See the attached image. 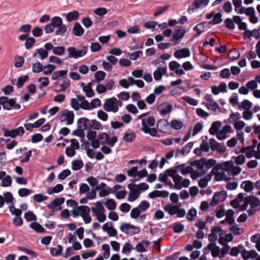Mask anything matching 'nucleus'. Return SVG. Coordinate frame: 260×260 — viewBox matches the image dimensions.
I'll list each match as a JSON object with an SVG mask.
<instances>
[{
	"label": "nucleus",
	"instance_id": "1",
	"mask_svg": "<svg viewBox=\"0 0 260 260\" xmlns=\"http://www.w3.org/2000/svg\"><path fill=\"white\" fill-rule=\"evenodd\" d=\"M55 28H57L55 31V35L57 36H63L67 31L66 25L63 24L62 19L58 16L52 18L51 23L45 26L44 30L46 34H50L53 32Z\"/></svg>",
	"mask_w": 260,
	"mask_h": 260
},
{
	"label": "nucleus",
	"instance_id": "2",
	"mask_svg": "<svg viewBox=\"0 0 260 260\" xmlns=\"http://www.w3.org/2000/svg\"><path fill=\"white\" fill-rule=\"evenodd\" d=\"M0 104L3 106L4 110L10 111L13 108L19 110L21 106L19 104L16 103V99L11 98L8 96H3L0 97Z\"/></svg>",
	"mask_w": 260,
	"mask_h": 260
},
{
	"label": "nucleus",
	"instance_id": "3",
	"mask_svg": "<svg viewBox=\"0 0 260 260\" xmlns=\"http://www.w3.org/2000/svg\"><path fill=\"white\" fill-rule=\"evenodd\" d=\"M120 229L123 233L130 236L138 234L141 231V229L139 226L126 222H122L120 225Z\"/></svg>",
	"mask_w": 260,
	"mask_h": 260
},
{
	"label": "nucleus",
	"instance_id": "4",
	"mask_svg": "<svg viewBox=\"0 0 260 260\" xmlns=\"http://www.w3.org/2000/svg\"><path fill=\"white\" fill-rule=\"evenodd\" d=\"M67 51L69 52V58H77L85 55L87 52V48L86 46H82L80 50H77L74 47L68 48Z\"/></svg>",
	"mask_w": 260,
	"mask_h": 260
},
{
	"label": "nucleus",
	"instance_id": "5",
	"mask_svg": "<svg viewBox=\"0 0 260 260\" xmlns=\"http://www.w3.org/2000/svg\"><path fill=\"white\" fill-rule=\"evenodd\" d=\"M2 129L4 132V136L6 137H10L12 138H15L18 136H22L25 133V131L21 126L17 128L12 129L11 131L5 128L4 125Z\"/></svg>",
	"mask_w": 260,
	"mask_h": 260
},
{
	"label": "nucleus",
	"instance_id": "6",
	"mask_svg": "<svg viewBox=\"0 0 260 260\" xmlns=\"http://www.w3.org/2000/svg\"><path fill=\"white\" fill-rule=\"evenodd\" d=\"M227 196L226 192L223 190L215 192L210 202V205L211 206H215L218 204L219 201H224L226 199Z\"/></svg>",
	"mask_w": 260,
	"mask_h": 260
},
{
	"label": "nucleus",
	"instance_id": "7",
	"mask_svg": "<svg viewBox=\"0 0 260 260\" xmlns=\"http://www.w3.org/2000/svg\"><path fill=\"white\" fill-rule=\"evenodd\" d=\"M115 101H117V99L114 97L107 99L103 106L104 110L107 112H117L118 111V108L115 106Z\"/></svg>",
	"mask_w": 260,
	"mask_h": 260
},
{
	"label": "nucleus",
	"instance_id": "8",
	"mask_svg": "<svg viewBox=\"0 0 260 260\" xmlns=\"http://www.w3.org/2000/svg\"><path fill=\"white\" fill-rule=\"evenodd\" d=\"M186 32L185 29H175L172 37L170 39V41L174 42L173 45H176L180 42V40L185 36Z\"/></svg>",
	"mask_w": 260,
	"mask_h": 260
},
{
	"label": "nucleus",
	"instance_id": "9",
	"mask_svg": "<svg viewBox=\"0 0 260 260\" xmlns=\"http://www.w3.org/2000/svg\"><path fill=\"white\" fill-rule=\"evenodd\" d=\"M65 199L63 197L56 198L47 205L48 209H55L56 211L61 210V205L64 203Z\"/></svg>",
	"mask_w": 260,
	"mask_h": 260
},
{
	"label": "nucleus",
	"instance_id": "10",
	"mask_svg": "<svg viewBox=\"0 0 260 260\" xmlns=\"http://www.w3.org/2000/svg\"><path fill=\"white\" fill-rule=\"evenodd\" d=\"M63 116L66 117V118L63 119H61L60 121L61 122L67 120V125H71L73 123L74 119V113L73 111H70L68 109H64L61 112V117Z\"/></svg>",
	"mask_w": 260,
	"mask_h": 260
},
{
	"label": "nucleus",
	"instance_id": "11",
	"mask_svg": "<svg viewBox=\"0 0 260 260\" xmlns=\"http://www.w3.org/2000/svg\"><path fill=\"white\" fill-rule=\"evenodd\" d=\"M142 127L141 128V130L145 134H149L152 137L156 136L157 134V131L155 128H150L146 123V119L143 118L142 119Z\"/></svg>",
	"mask_w": 260,
	"mask_h": 260
},
{
	"label": "nucleus",
	"instance_id": "12",
	"mask_svg": "<svg viewBox=\"0 0 260 260\" xmlns=\"http://www.w3.org/2000/svg\"><path fill=\"white\" fill-rule=\"evenodd\" d=\"M173 105L171 104L162 103L157 107V110L161 115H167L173 110Z\"/></svg>",
	"mask_w": 260,
	"mask_h": 260
},
{
	"label": "nucleus",
	"instance_id": "13",
	"mask_svg": "<svg viewBox=\"0 0 260 260\" xmlns=\"http://www.w3.org/2000/svg\"><path fill=\"white\" fill-rule=\"evenodd\" d=\"M190 55V52L188 48H184L176 51L174 53V56L178 58H182L189 57Z\"/></svg>",
	"mask_w": 260,
	"mask_h": 260
},
{
	"label": "nucleus",
	"instance_id": "14",
	"mask_svg": "<svg viewBox=\"0 0 260 260\" xmlns=\"http://www.w3.org/2000/svg\"><path fill=\"white\" fill-rule=\"evenodd\" d=\"M167 68L165 67H159L153 73L154 79L156 81L161 79L162 77L165 75L167 72Z\"/></svg>",
	"mask_w": 260,
	"mask_h": 260
},
{
	"label": "nucleus",
	"instance_id": "15",
	"mask_svg": "<svg viewBox=\"0 0 260 260\" xmlns=\"http://www.w3.org/2000/svg\"><path fill=\"white\" fill-rule=\"evenodd\" d=\"M150 242L146 240H143L138 243L135 247L136 250L138 252H144L147 251V247H148Z\"/></svg>",
	"mask_w": 260,
	"mask_h": 260
},
{
	"label": "nucleus",
	"instance_id": "16",
	"mask_svg": "<svg viewBox=\"0 0 260 260\" xmlns=\"http://www.w3.org/2000/svg\"><path fill=\"white\" fill-rule=\"evenodd\" d=\"M90 120L85 117L79 118L77 121V127L83 129H86L89 125Z\"/></svg>",
	"mask_w": 260,
	"mask_h": 260
},
{
	"label": "nucleus",
	"instance_id": "17",
	"mask_svg": "<svg viewBox=\"0 0 260 260\" xmlns=\"http://www.w3.org/2000/svg\"><path fill=\"white\" fill-rule=\"evenodd\" d=\"M84 30L80 24L78 22H75L73 28V34L76 36L80 37L84 34Z\"/></svg>",
	"mask_w": 260,
	"mask_h": 260
},
{
	"label": "nucleus",
	"instance_id": "18",
	"mask_svg": "<svg viewBox=\"0 0 260 260\" xmlns=\"http://www.w3.org/2000/svg\"><path fill=\"white\" fill-rule=\"evenodd\" d=\"M199 25H201V26L200 27V29L201 31L198 32V33H196L194 35V36H193L194 38H197V37H199L201 35V34H202L203 32L206 31L207 30L209 29L210 27V24H209V22H207V21L201 22V23H199Z\"/></svg>",
	"mask_w": 260,
	"mask_h": 260
},
{
	"label": "nucleus",
	"instance_id": "19",
	"mask_svg": "<svg viewBox=\"0 0 260 260\" xmlns=\"http://www.w3.org/2000/svg\"><path fill=\"white\" fill-rule=\"evenodd\" d=\"M241 187L243 188L246 192H249L254 189V184L250 180L244 181L241 183Z\"/></svg>",
	"mask_w": 260,
	"mask_h": 260
},
{
	"label": "nucleus",
	"instance_id": "20",
	"mask_svg": "<svg viewBox=\"0 0 260 260\" xmlns=\"http://www.w3.org/2000/svg\"><path fill=\"white\" fill-rule=\"evenodd\" d=\"M178 209L177 206H175V205L172 204H169L164 207L165 211L171 216L177 213Z\"/></svg>",
	"mask_w": 260,
	"mask_h": 260
},
{
	"label": "nucleus",
	"instance_id": "21",
	"mask_svg": "<svg viewBox=\"0 0 260 260\" xmlns=\"http://www.w3.org/2000/svg\"><path fill=\"white\" fill-rule=\"evenodd\" d=\"M221 122L219 121H216L212 123L209 132L211 135H216L221 127Z\"/></svg>",
	"mask_w": 260,
	"mask_h": 260
},
{
	"label": "nucleus",
	"instance_id": "22",
	"mask_svg": "<svg viewBox=\"0 0 260 260\" xmlns=\"http://www.w3.org/2000/svg\"><path fill=\"white\" fill-rule=\"evenodd\" d=\"M70 86V81L67 76H66L63 78V83L60 85V88L59 89H54L53 90L56 92L64 91Z\"/></svg>",
	"mask_w": 260,
	"mask_h": 260
},
{
	"label": "nucleus",
	"instance_id": "23",
	"mask_svg": "<svg viewBox=\"0 0 260 260\" xmlns=\"http://www.w3.org/2000/svg\"><path fill=\"white\" fill-rule=\"evenodd\" d=\"M202 161H203V167L205 166L207 169H210L216 164V160L212 158L207 160L206 158L202 157Z\"/></svg>",
	"mask_w": 260,
	"mask_h": 260
},
{
	"label": "nucleus",
	"instance_id": "24",
	"mask_svg": "<svg viewBox=\"0 0 260 260\" xmlns=\"http://www.w3.org/2000/svg\"><path fill=\"white\" fill-rule=\"evenodd\" d=\"M63 186L61 184H58L54 187H48L47 192L49 194H52L54 193H58L62 191Z\"/></svg>",
	"mask_w": 260,
	"mask_h": 260
},
{
	"label": "nucleus",
	"instance_id": "25",
	"mask_svg": "<svg viewBox=\"0 0 260 260\" xmlns=\"http://www.w3.org/2000/svg\"><path fill=\"white\" fill-rule=\"evenodd\" d=\"M140 193L141 192L137 189L129 191L127 200L131 202L135 201L140 196Z\"/></svg>",
	"mask_w": 260,
	"mask_h": 260
},
{
	"label": "nucleus",
	"instance_id": "26",
	"mask_svg": "<svg viewBox=\"0 0 260 260\" xmlns=\"http://www.w3.org/2000/svg\"><path fill=\"white\" fill-rule=\"evenodd\" d=\"M29 226L38 233H42L45 232V229L40 223L37 222L31 223Z\"/></svg>",
	"mask_w": 260,
	"mask_h": 260
},
{
	"label": "nucleus",
	"instance_id": "27",
	"mask_svg": "<svg viewBox=\"0 0 260 260\" xmlns=\"http://www.w3.org/2000/svg\"><path fill=\"white\" fill-rule=\"evenodd\" d=\"M96 207H92L91 208V210L94 212L95 214H98L99 213H103L105 211V209L102 205L101 202L100 201H98L95 203Z\"/></svg>",
	"mask_w": 260,
	"mask_h": 260
},
{
	"label": "nucleus",
	"instance_id": "28",
	"mask_svg": "<svg viewBox=\"0 0 260 260\" xmlns=\"http://www.w3.org/2000/svg\"><path fill=\"white\" fill-rule=\"evenodd\" d=\"M89 129H94L96 130H100L103 129L102 124L95 119H92L90 120Z\"/></svg>",
	"mask_w": 260,
	"mask_h": 260
},
{
	"label": "nucleus",
	"instance_id": "29",
	"mask_svg": "<svg viewBox=\"0 0 260 260\" xmlns=\"http://www.w3.org/2000/svg\"><path fill=\"white\" fill-rule=\"evenodd\" d=\"M222 14L219 12L215 13L212 20L208 21L210 25H216L220 23L222 21Z\"/></svg>",
	"mask_w": 260,
	"mask_h": 260
},
{
	"label": "nucleus",
	"instance_id": "30",
	"mask_svg": "<svg viewBox=\"0 0 260 260\" xmlns=\"http://www.w3.org/2000/svg\"><path fill=\"white\" fill-rule=\"evenodd\" d=\"M77 208L78 209V211L81 212L80 216L83 218L86 216L89 215L90 210L91 209L87 206H77Z\"/></svg>",
	"mask_w": 260,
	"mask_h": 260
},
{
	"label": "nucleus",
	"instance_id": "31",
	"mask_svg": "<svg viewBox=\"0 0 260 260\" xmlns=\"http://www.w3.org/2000/svg\"><path fill=\"white\" fill-rule=\"evenodd\" d=\"M67 73H68L67 70L55 71L52 74L51 79L52 80H55L58 79L59 77H62L63 78L65 77L66 76H67L66 75H67Z\"/></svg>",
	"mask_w": 260,
	"mask_h": 260
},
{
	"label": "nucleus",
	"instance_id": "32",
	"mask_svg": "<svg viewBox=\"0 0 260 260\" xmlns=\"http://www.w3.org/2000/svg\"><path fill=\"white\" fill-rule=\"evenodd\" d=\"M79 12L77 11H73L68 13L66 15V19L68 22H71L77 20L79 17Z\"/></svg>",
	"mask_w": 260,
	"mask_h": 260
},
{
	"label": "nucleus",
	"instance_id": "33",
	"mask_svg": "<svg viewBox=\"0 0 260 260\" xmlns=\"http://www.w3.org/2000/svg\"><path fill=\"white\" fill-rule=\"evenodd\" d=\"M182 179V177L178 174L173 178V181L175 183L174 188L178 190L182 188L181 181Z\"/></svg>",
	"mask_w": 260,
	"mask_h": 260
},
{
	"label": "nucleus",
	"instance_id": "34",
	"mask_svg": "<svg viewBox=\"0 0 260 260\" xmlns=\"http://www.w3.org/2000/svg\"><path fill=\"white\" fill-rule=\"evenodd\" d=\"M93 82L94 81H92L88 83L86 85V89L84 90V92H85L86 96L88 98L92 97L94 95V92L92 89V85Z\"/></svg>",
	"mask_w": 260,
	"mask_h": 260
},
{
	"label": "nucleus",
	"instance_id": "35",
	"mask_svg": "<svg viewBox=\"0 0 260 260\" xmlns=\"http://www.w3.org/2000/svg\"><path fill=\"white\" fill-rule=\"evenodd\" d=\"M240 56V53L236 48H232L229 52V58L232 60H236Z\"/></svg>",
	"mask_w": 260,
	"mask_h": 260
},
{
	"label": "nucleus",
	"instance_id": "36",
	"mask_svg": "<svg viewBox=\"0 0 260 260\" xmlns=\"http://www.w3.org/2000/svg\"><path fill=\"white\" fill-rule=\"evenodd\" d=\"M136 135L134 132L131 133H125L123 137V140L127 143H131L135 140Z\"/></svg>",
	"mask_w": 260,
	"mask_h": 260
},
{
	"label": "nucleus",
	"instance_id": "37",
	"mask_svg": "<svg viewBox=\"0 0 260 260\" xmlns=\"http://www.w3.org/2000/svg\"><path fill=\"white\" fill-rule=\"evenodd\" d=\"M106 75V74L104 71H99L96 72L94 74L95 79L93 80L94 82L100 83L105 78Z\"/></svg>",
	"mask_w": 260,
	"mask_h": 260
},
{
	"label": "nucleus",
	"instance_id": "38",
	"mask_svg": "<svg viewBox=\"0 0 260 260\" xmlns=\"http://www.w3.org/2000/svg\"><path fill=\"white\" fill-rule=\"evenodd\" d=\"M183 123L179 120L173 119L171 121V127L175 130H180L183 126Z\"/></svg>",
	"mask_w": 260,
	"mask_h": 260
},
{
	"label": "nucleus",
	"instance_id": "39",
	"mask_svg": "<svg viewBox=\"0 0 260 260\" xmlns=\"http://www.w3.org/2000/svg\"><path fill=\"white\" fill-rule=\"evenodd\" d=\"M83 166V162L82 160H74L72 162V168L74 171H78Z\"/></svg>",
	"mask_w": 260,
	"mask_h": 260
},
{
	"label": "nucleus",
	"instance_id": "40",
	"mask_svg": "<svg viewBox=\"0 0 260 260\" xmlns=\"http://www.w3.org/2000/svg\"><path fill=\"white\" fill-rule=\"evenodd\" d=\"M248 198H249L250 205L252 208H255L260 205V201L258 198L249 196Z\"/></svg>",
	"mask_w": 260,
	"mask_h": 260
},
{
	"label": "nucleus",
	"instance_id": "41",
	"mask_svg": "<svg viewBox=\"0 0 260 260\" xmlns=\"http://www.w3.org/2000/svg\"><path fill=\"white\" fill-rule=\"evenodd\" d=\"M105 205L108 209L111 211L115 210L116 208V203L113 199H108L105 203Z\"/></svg>",
	"mask_w": 260,
	"mask_h": 260
},
{
	"label": "nucleus",
	"instance_id": "42",
	"mask_svg": "<svg viewBox=\"0 0 260 260\" xmlns=\"http://www.w3.org/2000/svg\"><path fill=\"white\" fill-rule=\"evenodd\" d=\"M29 79V76L28 75H26L24 76H21L18 77L17 82L16 83V85L18 88H21L25 82H26Z\"/></svg>",
	"mask_w": 260,
	"mask_h": 260
},
{
	"label": "nucleus",
	"instance_id": "43",
	"mask_svg": "<svg viewBox=\"0 0 260 260\" xmlns=\"http://www.w3.org/2000/svg\"><path fill=\"white\" fill-rule=\"evenodd\" d=\"M4 197V201L7 204H10L12 205H14V198L13 197V194L11 192H6L3 194Z\"/></svg>",
	"mask_w": 260,
	"mask_h": 260
},
{
	"label": "nucleus",
	"instance_id": "44",
	"mask_svg": "<svg viewBox=\"0 0 260 260\" xmlns=\"http://www.w3.org/2000/svg\"><path fill=\"white\" fill-rule=\"evenodd\" d=\"M24 218L27 222L37 220L36 215L31 211H28L24 214Z\"/></svg>",
	"mask_w": 260,
	"mask_h": 260
},
{
	"label": "nucleus",
	"instance_id": "45",
	"mask_svg": "<svg viewBox=\"0 0 260 260\" xmlns=\"http://www.w3.org/2000/svg\"><path fill=\"white\" fill-rule=\"evenodd\" d=\"M34 191L26 188H20L18 190V193L20 197L27 196L32 193Z\"/></svg>",
	"mask_w": 260,
	"mask_h": 260
},
{
	"label": "nucleus",
	"instance_id": "46",
	"mask_svg": "<svg viewBox=\"0 0 260 260\" xmlns=\"http://www.w3.org/2000/svg\"><path fill=\"white\" fill-rule=\"evenodd\" d=\"M209 2V0H195L193 5L194 6V9H198L201 6L206 7L208 4Z\"/></svg>",
	"mask_w": 260,
	"mask_h": 260
},
{
	"label": "nucleus",
	"instance_id": "47",
	"mask_svg": "<svg viewBox=\"0 0 260 260\" xmlns=\"http://www.w3.org/2000/svg\"><path fill=\"white\" fill-rule=\"evenodd\" d=\"M32 72L34 73H39L43 71V66L39 61L32 64Z\"/></svg>",
	"mask_w": 260,
	"mask_h": 260
},
{
	"label": "nucleus",
	"instance_id": "48",
	"mask_svg": "<svg viewBox=\"0 0 260 260\" xmlns=\"http://www.w3.org/2000/svg\"><path fill=\"white\" fill-rule=\"evenodd\" d=\"M12 180L11 177L9 175H7L2 180L1 185L3 187H9L12 184Z\"/></svg>",
	"mask_w": 260,
	"mask_h": 260
},
{
	"label": "nucleus",
	"instance_id": "49",
	"mask_svg": "<svg viewBox=\"0 0 260 260\" xmlns=\"http://www.w3.org/2000/svg\"><path fill=\"white\" fill-rule=\"evenodd\" d=\"M65 52V47L63 46L54 47L53 50V53L55 55L61 56L64 54Z\"/></svg>",
	"mask_w": 260,
	"mask_h": 260
},
{
	"label": "nucleus",
	"instance_id": "50",
	"mask_svg": "<svg viewBox=\"0 0 260 260\" xmlns=\"http://www.w3.org/2000/svg\"><path fill=\"white\" fill-rule=\"evenodd\" d=\"M141 212H144L150 207V204L147 201H142L137 207Z\"/></svg>",
	"mask_w": 260,
	"mask_h": 260
},
{
	"label": "nucleus",
	"instance_id": "51",
	"mask_svg": "<svg viewBox=\"0 0 260 260\" xmlns=\"http://www.w3.org/2000/svg\"><path fill=\"white\" fill-rule=\"evenodd\" d=\"M189 164L191 166L196 167L198 169L202 170L203 169V161L202 158L199 159H195L193 161H190Z\"/></svg>",
	"mask_w": 260,
	"mask_h": 260
},
{
	"label": "nucleus",
	"instance_id": "52",
	"mask_svg": "<svg viewBox=\"0 0 260 260\" xmlns=\"http://www.w3.org/2000/svg\"><path fill=\"white\" fill-rule=\"evenodd\" d=\"M18 249L25 252L27 254L32 256L33 258L37 257V253L31 249H29L23 247H18Z\"/></svg>",
	"mask_w": 260,
	"mask_h": 260
},
{
	"label": "nucleus",
	"instance_id": "53",
	"mask_svg": "<svg viewBox=\"0 0 260 260\" xmlns=\"http://www.w3.org/2000/svg\"><path fill=\"white\" fill-rule=\"evenodd\" d=\"M98 139L102 144H106L108 139H109V136L106 133H103L99 135Z\"/></svg>",
	"mask_w": 260,
	"mask_h": 260
},
{
	"label": "nucleus",
	"instance_id": "54",
	"mask_svg": "<svg viewBox=\"0 0 260 260\" xmlns=\"http://www.w3.org/2000/svg\"><path fill=\"white\" fill-rule=\"evenodd\" d=\"M15 62L14 66L17 68L22 67L24 62V58L22 56L17 55L15 57Z\"/></svg>",
	"mask_w": 260,
	"mask_h": 260
},
{
	"label": "nucleus",
	"instance_id": "55",
	"mask_svg": "<svg viewBox=\"0 0 260 260\" xmlns=\"http://www.w3.org/2000/svg\"><path fill=\"white\" fill-rule=\"evenodd\" d=\"M162 123L165 126L169 125V123L167 120L160 119L157 121L156 124V127L160 132L165 133V132L163 131V127L161 126V124Z\"/></svg>",
	"mask_w": 260,
	"mask_h": 260
},
{
	"label": "nucleus",
	"instance_id": "56",
	"mask_svg": "<svg viewBox=\"0 0 260 260\" xmlns=\"http://www.w3.org/2000/svg\"><path fill=\"white\" fill-rule=\"evenodd\" d=\"M225 27L230 30H233L235 28V25L232 18H226L224 21Z\"/></svg>",
	"mask_w": 260,
	"mask_h": 260
},
{
	"label": "nucleus",
	"instance_id": "57",
	"mask_svg": "<svg viewBox=\"0 0 260 260\" xmlns=\"http://www.w3.org/2000/svg\"><path fill=\"white\" fill-rule=\"evenodd\" d=\"M71 174V171L69 169H66L60 172L58 175V178L60 180H63L66 177L70 176Z\"/></svg>",
	"mask_w": 260,
	"mask_h": 260
},
{
	"label": "nucleus",
	"instance_id": "58",
	"mask_svg": "<svg viewBox=\"0 0 260 260\" xmlns=\"http://www.w3.org/2000/svg\"><path fill=\"white\" fill-rule=\"evenodd\" d=\"M210 147L212 151L218 150L220 143L217 142L214 138H211L209 140Z\"/></svg>",
	"mask_w": 260,
	"mask_h": 260
},
{
	"label": "nucleus",
	"instance_id": "59",
	"mask_svg": "<svg viewBox=\"0 0 260 260\" xmlns=\"http://www.w3.org/2000/svg\"><path fill=\"white\" fill-rule=\"evenodd\" d=\"M234 167V162L232 160L226 161L223 164L222 169L225 171H229Z\"/></svg>",
	"mask_w": 260,
	"mask_h": 260
},
{
	"label": "nucleus",
	"instance_id": "60",
	"mask_svg": "<svg viewBox=\"0 0 260 260\" xmlns=\"http://www.w3.org/2000/svg\"><path fill=\"white\" fill-rule=\"evenodd\" d=\"M10 212L12 215H15L16 216H20L22 214L21 209L16 208L13 205L9 207Z\"/></svg>",
	"mask_w": 260,
	"mask_h": 260
},
{
	"label": "nucleus",
	"instance_id": "61",
	"mask_svg": "<svg viewBox=\"0 0 260 260\" xmlns=\"http://www.w3.org/2000/svg\"><path fill=\"white\" fill-rule=\"evenodd\" d=\"M134 248L129 242H126L123 246L122 252L123 253H129Z\"/></svg>",
	"mask_w": 260,
	"mask_h": 260
},
{
	"label": "nucleus",
	"instance_id": "62",
	"mask_svg": "<svg viewBox=\"0 0 260 260\" xmlns=\"http://www.w3.org/2000/svg\"><path fill=\"white\" fill-rule=\"evenodd\" d=\"M183 100H184L186 102L188 103L189 105L192 106H197L198 105V101L191 98L188 96H184L181 98Z\"/></svg>",
	"mask_w": 260,
	"mask_h": 260
},
{
	"label": "nucleus",
	"instance_id": "63",
	"mask_svg": "<svg viewBox=\"0 0 260 260\" xmlns=\"http://www.w3.org/2000/svg\"><path fill=\"white\" fill-rule=\"evenodd\" d=\"M141 211L138 207L133 208L131 212V217L133 219L138 218L141 214Z\"/></svg>",
	"mask_w": 260,
	"mask_h": 260
},
{
	"label": "nucleus",
	"instance_id": "64",
	"mask_svg": "<svg viewBox=\"0 0 260 260\" xmlns=\"http://www.w3.org/2000/svg\"><path fill=\"white\" fill-rule=\"evenodd\" d=\"M36 42V40L32 37L28 38L25 43V47L26 49H29L31 48Z\"/></svg>",
	"mask_w": 260,
	"mask_h": 260
}]
</instances>
